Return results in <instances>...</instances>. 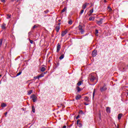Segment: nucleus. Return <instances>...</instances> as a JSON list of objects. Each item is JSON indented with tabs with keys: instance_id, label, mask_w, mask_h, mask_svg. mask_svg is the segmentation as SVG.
<instances>
[{
	"instance_id": "nucleus-1",
	"label": "nucleus",
	"mask_w": 128,
	"mask_h": 128,
	"mask_svg": "<svg viewBox=\"0 0 128 128\" xmlns=\"http://www.w3.org/2000/svg\"><path fill=\"white\" fill-rule=\"evenodd\" d=\"M31 98H32L33 102H36L38 100V96L36 94H32L31 96Z\"/></svg>"
},
{
	"instance_id": "nucleus-2",
	"label": "nucleus",
	"mask_w": 128,
	"mask_h": 128,
	"mask_svg": "<svg viewBox=\"0 0 128 128\" xmlns=\"http://www.w3.org/2000/svg\"><path fill=\"white\" fill-rule=\"evenodd\" d=\"M90 81H91L92 82H94V80H96V77L92 74H91L90 75Z\"/></svg>"
},
{
	"instance_id": "nucleus-3",
	"label": "nucleus",
	"mask_w": 128,
	"mask_h": 128,
	"mask_svg": "<svg viewBox=\"0 0 128 128\" xmlns=\"http://www.w3.org/2000/svg\"><path fill=\"white\" fill-rule=\"evenodd\" d=\"M102 20H104V18H101L100 20H96V24L98 26H100L102 24Z\"/></svg>"
},
{
	"instance_id": "nucleus-4",
	"label": "nucleus",
	"mask_w": 128,
	"mask_h": 128,
	"mask_svg": "<svg viewBox=\"0 0 128 128\" xmlns=\"http://www.w3.org/2000/svg\"><path fill=\"white\" fill-rule=\"evenodd\" d=\"M108 90V88H106V86H104L103 87L100 88V90L102 92H105V90Z\"/></svg>"
},
{
	"instance_id": "nucleus-5",
	"label": "nucleus",
	"mask_w": 128,
	"mask_h": 128,
	"mask_svg": "<svg viewBox=\"0 0 128 128\" xmlns=\"http://www.w3.org/2000/svg\"><path fill=\"white\" fill-rule=\"evenodd\" d=\"M60 43H58L57 45V47H56V52H60Z\"/></svg>"
},
{
	"instance_id": "nucleus-6",
	"label": "nucleus",
	"mask_w": 128,
	"mask_h": 128,
	"mask_svg": "<svg viewBox=\"0 0 128 128\" xmlns=\"http://www.w3.org/2000/svg\"><path fill=\"white\" fill-rule=\"evenodd\" d=\"M96 54H98V52L96 51V50H94L92 52V56H96Z\"/></svg>"
},
{
	"instance_id": "nucleus-7",
	"label": "nucleus",
	"mask_w": 128,
	"mask_h": 128,
	"mask_svg": "<svg viewBox=\"0 0 128 128\" xmlns=\"http://www.w3.org/2000/svg\"><path fill=\"white\" fill-rule=\"evenodd\" d=\"M68 34V31L66 30L65 31H63L61 34L62 36H64L66 34Z\"/></svg>"
},
{
	"instance_id": "nucleus-8",
	"label": "nucleus",
	"mask_w": 128,
	"mask_h": 128,
	"mask_svg": "<svg viewBox=\"0 0 128 128\" xmlns=\"http://www.w3.org/2000/svg\"><path fill=\"white\" fill-rule=\"evenodd\" d=\"M60 25H58L56 27V32H60Z\"/></svg>"
},
{
	"instance_id": "nucleus-9",
	"label": "nucleus",
	"mask_w": 128,
	"mask_h": 128,
	"mask_svg": "<svg viewBox=\"0 0 128 128\" xmlns=\"http://www.w3.org/2000/svg\"><path fill=\"white\" fill-rule=\"evenodd\" d=\"M88 6V3H85L82 6V10H86V8Z\"/></svg>"
},
{
	"instance_id": "nucleus-10",
	"label": "nucleus",
	"mask_w": 128,
	"mask_h": 128,
	"mask_svg": "<svg viewBox=\"0 0 128 128\" xmlns=\"http://www.w3.org/2000/svg\"><path fill=\"white\" fill-rule=\"evenodd\" d=\"M106 112L108 114H110V107H106Z\"/></svg>"
},
{
	"instance_id": "nucleus-11",
	"label": "nucleus",
	"mask_w": 128,
	"mask_h": 128,
	"mask_svg": "<svg viewBox=\"0 0 128 128\" xmlns=\"http://www.w3.org/2000/svg\"><path fill=\"white\" fill-rule=\"evenodd\" d=\"M82 96H80V95L78 94L76 96V100H80Z\"/></svg>"
},
{
	"instance_id": "nucleus-12",
	"label": "nucleus",
	"mask_w": 128,
	"mask_h": 128,
	"mask_svg": "<svg viewBox=\"0 0 128 128\" xmlns=\"http://www.w3.org/2000/svg\"><path fill=\"white\" fill-rule=\"evenodd\" d=\"M122 114H118V120H120L122 118Z\"/></svg>"
},
{
	"instance_id": "nucleus-13",
	"label": "nucleus",
	"mask_w": 128,
	"mask_h": 128,
	"mask_svg": "<svg viewBox=\"0 0 128 128\" xmlns=\"http://www.w3.org/2000/svg\"><path fill=\"white\" fill-rule=\"evenodd\" d=\"M82 81H79L78 84H77V86H82Z\"/></svg>"
},
{
	"instance_id": "nucleus-14",
	"label": "nucleus",
	"mask_w": 128,
	"mask_h": 128,
	"mask_svg": "<svg viewBox=\"0 0 128 128\" xmlns=\"http://www.w3.org/2000/svg\"><path fill=\"white\" fill-rule=\"evenodd\" d=\"M1 106L2 108H6V103H2Z\"/></svg>"
},
{
	"instance_id": "nucleus-15",
	"label": "nucleus",
	"mask_w": 128,
	"mask_h": 128,
	"mask_svg": "<svg viewBox=\"0 0 128 128\" xmlns=\"http://www.w3.org/2000/svg\"><path fill=\"white\" fill-rule=\"evenodd\" d=\"M6 24H3L2 26V30H6Z\"/></svg>"
},
{
	"instance_id": "nucleus-16",
	"label": "nucleus",
	"mask_w": 128,
	"mask_h": 128,
	"mask_svg": "<svg viewBox=\"0 0 128 128\" xmlns=\"http://www.w3.org/2000/svg\"><path fill=\"white\" fill-rule=\"evenodd\" d=\"M89 20H94V17L90 16L89 18Z\"/></svg>"
},
{
	"instance_id": "nucleus-17",
	"label": "nucleus",
	"mask_w": 128,
	"mask_h": 128,
	"mask_svg": "<svg viewBox=\"0 0 128 128\" xmlns=\"http://www.w3.org/2000/svg\"><path fill=\"white\" fill-rule=\"evenodd\" d=\"M32 111L33 112H36V108L34 106H32Z\"/></svg>"
},
{
	"instance_id": "nucleus-18",
	"label": "nucleus",
	"mask_w": 128,
	"mask_h": 128,
	"mask_svg": "<svg viewBox=\"0 0 128 128\" xmlns=\"http://www.w3.org/2000/svg\"><path fill=\"white\" fill-rule=\"evenodd\" d=\"M64 58V54H62L60 57V60H62Z\"/></svg>"
},
{
	"instance_id": "nucleus-19",
	"label": "nucleus",
	"mask_w": 128,
	"mask_h": 128,
	"mask_svg": "<svg viewBox=\"0 0 128 128\" xmlns=\"http://www.w3.org/2000/svg\"><path fill=\"white\" fill-rule=\"evenodd\" d=\"M66 7H64V9L62 10L61 12H64L66 10Z\"/></svg>"
},
{
	"instance_id": "nucleus-20",
	"label": "nucleus",
	"mask_w": 128,
	"mask_h": 128,
	"mask_svg": "<svg viewBox=\"0 0 128 128\" xmlns=\"http://www.w3.org/2000/svg\"><path fill=\"white\" fill-rule=\"evenodd\" d=\"M10 18H12V15H10V14H7V17H6V18L8 19H8H10Z\"/></svg>"
},
{
	"instance_id": "nucleus-21",
	"label": "nucleus",
	"mask_w": 128,
	"mask_h": 128,
	"mask_svg": "<svg viewBox=\"0 0 128 128\" xmlns=\"http://www.w3.org/2000/svg\"><path fill=\"white\" fill-rule=\"evenodd\" d=\"M40 78H43V76H44V73L40 74V75L38 76Z\"/></svg>"
},
{
	"instance_id": "nucleus-22",
	"label": "nucleus",
	"mask_w": 128,
	"mask_h": 128,
	"mask_svg": "<svg viewBox=\"0 0 128 128\" xmlns=\"http://www.w3.org/2000/svg\"><path fill=\"white\" fill-rule=\"evenodd\" d=\"M32 90H30L28 92V94L30 96V94H32Z\"/></svg>"
},
{
	"instance_id": "nucleus-23",
	"label": "nucleus",
	"mask_w": 128,
	"mask_h": 128,
	"mask_svg": "<svg viewBox=\"0 0 128 128\" xmlns=\"http://www.w3.org/2000/svg\"><path fill=\"white\" fill-rule=\"evenodd\" d=\"M77 124L79 128H82V123H77Z\"/></svg>"
},
{
	"instance_id": "nucleus-24",
	"label": "nucleus",
	"mask_w": 128,
	"mask_h": 128,
	"mask_svg": "<svg viewBox=\"0 0 128 128\" xmlns=\"http://www.w3.org/2000/svg\"><path fill=\"white\" fill-rule=\"evenodd\" d=\"M2 46V39L0 38V48Z\"/></svg>"
},
{
	"instance_id": "nucleus-25",
	"label": "nucleus",
	"mask_w": 128,
	"mask_h": 128,
	"mask_svg": "<svg viewBox=\"0 0 128 128\" xmlns=\"http://www.w3.org/2000/svg\"><path fill=\"white\" fill-rule=\"evenodd\" d=\"M41 72H44L46 70V68L44 67H42L40 69Z\"/></svg>"
},
{
	"instance_id": "nucleus-26",
	"label": "nucleus",
	"mask_w": 128,
	"mask_h": 128,
	"mask_svg": "<svg viewBox=\"0 0 128 128\" xmlns=\"http://www.w3.org/2000/svg\"><path fill=\"white\" fill-rule=\"evenodd\" d=\"M96 94V89H94V92H93V94H92V98H94V94Z\"/></svg>"
},
{
	"instance_id": "nucleus-27",
	"label": "nucleus",
	"mask_w": 128,
	"mask_h": 128,
	"mask_svg": "<svg viewBox=\"0 0 128 128\" xmlns=\"http://www.w3.org/2000/svg\"><path fill=\"white\" fill-rule=\"evenodd\" d=\"M78 29H79V30H82V29H83V28H82V26L80 25V26H78Z\"/></svg>"
},
{
	"instance_id": "nucleus-28",
	"label": "nucleus",
	"mask_w": 128,
	"mask_h": 128,
	"mask_svg": "<svg viewBox=\"0 0 128 128\" xmlns=\"http://www.w3.org/2000/svg\"><path fill=\"white\" fill-rule=\"evenodd\" d=\"M84 100H85L86 102H90V100H88V96L85 97Z\"/></svg>"
},
{
	"instance_id": "nucleus-29",
	"label": "nucleus",
	"mask_w": 128,
	"mask_h": 128,
	"mask_svg": "<svg viewBox=\"0 0 128 128\" xmlns=\"http://www.w3.org/2000/svg\"><path fill=\"white\" fill-rule=\"evenodd\" d=\"M89 12L90 14H92V12H94V8H92L91 10H90Z\"/></svg>"
},
{
	"instance_id": "nucleus-30",
	"label": "nucleus",
	"mask_w": 128,
	"mask_h": 128,
	"mask_svg": "<svg viewBox=\"0 0 128 128\" xmlns=\"http://www.w3.org/2000/svg\"><path fill=\"white\" fill-rule=\"evenodd\" d=\"M22 74V72H18V73L17 74L16 76H20Z\"/></svg>"
},
{
	"instance_id": "nucleus-31",
	"label": "nucleus",
	"mask_w": 128,
	"mask_h": 128,
	"mask_svg": "<svg viewBox=\"0 0 128 128\" xmlns=\"http://www.w3.org/2000/svg\"><path fill=\"white\" fill-rule=\"evenodd\" d=\"M68 24H72V20H70L68 22Z\"/></svg>"
},
{
	"instance_id": "nucleus-32",
	"label": "nucleus",
	"mask_w": 128,
	"mask_h": 128,
	"mask_svg": "<svg viewBox=\"0 0 128 128\" xmlns=\"http://www.w3.org/2000/svg\"><path fill=\"white\" fill-rule=\"evenodd\" d=\"M80 32L82 34H84V28L80 30Z\"/></svg>"
},
{
	"instance_id": "nucleus-33",
	"label": "nucleus",
	"mask_w": 128,
	"mask_h": 128,
	"mask_svg": "<svg viewBox=\"0 0 128 128\" xmlns=\"http://www.w3.org/2000/svg\"><path fill=\"white\" fill-rule=\"evenodd\" d=\"M34 78L35 79V80H38V79H40V76H36V77H34Z\"/></svg>"
},
{
	"instance_id": "nucleus-34",
	"label": "nucleus",
	"mask_w": 128,
	"mask_h": 128,
	"mask_svg": "<svg viewBox=\"0 0 128 128\" xmlns=\"http://www.w3.org/2000/svg\"><path fill=\"white\" fill-rule=\"evenodd\" d=\"M77 90L78 92H80V87H77Z\"/></svg>"
},
{
	"instance_id": "nucleus-35",
	"label": "nucleus",
	"mask_w": 128,
	"mask_h": 128,
	"mask_svg": "<svg viewBox=\"0 0 128 128\" xmlns=\"http://www.w3.org/2000/svg\"><path fill=\"white\" fill-rule=\"evenodd\" d=\"M95 32H96V34H98V30H96Z\"/></svg>"
},
{
	"instance_id": "nucleus-36",
	"label": "nucleus",
	"mask_w": 128,
	"mask_h": 128,
	"mask_svg": "<svg viewBox=\"0 0 128 128\" xmlns=\"http://www.w3.org/2000/svg\"><path fill=\"white\" fill-rule=\"evenodd\" d=\"M84 10H81V12H80V14H84Z\"/></svg>"
},
{
	"instance_id": "nucleus-37",
	"label": "nucleus",
	"mask_w": 128,
	"mask_h": 128,
	"mask_svg": "<svg viewBox=\"0 0 128 128\" xmlns=\"http://www.w3.org/2000/svg\"><path fill=\"white\" fill-rule=\"evenodd\" d=\"M30 42V44H34V41L32 40H29Z\"/></svg>"
},
{
	"instance_id": "nucleus-38",
	"label": "nucleus",
	"mask_w": 128,
	"mask_h": 128,
	"mask_svg": "<svg viewBox=\"0 0 128 128\" xmlns=\"http://www.w3.org/2000/svg\"><path fill=\"white\" fill-rule=\"evenodd\" d=\"M36 27H37L36 26V25H34V26L32 27L33 30L34 29V28H36Z\"/></svg>"
},
{
	"instance_id": "nucleus-39",
	"label": "nucleus",
	"mask_w": 128,
	"mask_h": 128,
	"mask_svg": "<svg viewBox=\"0 0 128 128\" xmlns=\"http://www.w3.org/2000/svg\"><path fill=\"white\" fill-rule=\"evenodd\" d=\"M78 118H80V116L78 115L76 117V120H78Z\"/></svg>"
},
{
	"instance_id": "nucleus-40",
	"label": "nucleus",
	"mask_w": 128,
	"mask_h": 128,
	"mask_svg": "<svg viewBox=\"0 0 128 128\" xmlns=\"http://www.w3.org/2000/svg\"><path fill=\"white\" fill-rule=\"evenodd\" d=\"M2 2H6V0H1Z\"/></svg>"
},
{
	"instance_id": "nucleus-41",
	"label": "nucleus",
	"mask_w": 128,
	"mask_h": 128,
	"mask_svg": "<svg viewBox=\"0 0 128 128\" xmlns=\"http://www.w3.org/2000/svg\"><path fill=\"white\" fill-rule=\"evenodd\" d=\"M84 104L85 106H88V104H86V103H84Z\"/></svg>"
},
{
	"instance_id": "nucleus-42",
	"label": "nucleus",
	"mask_w": 128,
	"mask_h": 128,
	"mask_svg": "<svg viewBox=\"0 0 128 128\" xmlns=\"http://www.w3.org/2000/svg\"><path fill=\"white\" fill-rule=\"evenodd\" d=\"M80 122V120H77V124H78V123Z\"/></svg>"
},
{
	"instance_id": "nucleus-43",
	"label": "nucleus",
	"mask_w": 128,
	"mask_h": 128,
	"mask_svg": "<svg viewBox=\"0 0 128 128\" xmlns=\"http://www.w3.org/2000/svg\"><path fill=\"white\" fill-rule=\"evenodd\" d=\"M62 128H66V126H64Z\"/></svg>"
},
{
	"instance_id": "nucleus-44",
	"label": "nucleus",
	"mask_w": 128,
	"mask_h": 128,
	"mask_svg": "<svg viewBox=\"0 0 128 128\" xmlns=\"http://www.w3.org/2000/svg\"><path fill=\"white\" fill-rule=\"evenodd\" d=\"M45 14H48V11H44Z\"/></svg>"
},
{
	"instance_id": "nucleus-45",
	"label": "nucleus",
	"mask_w": 128,
	"mask_h": 128,
	"mask_svg": "<svg viewBox=\"0 0 128 128\" xmlns=\"http://www.w3.org/2000/svg\"><path fill=\"white\" fill-rule=\"evenodd\" d=\"M108 8H110V10H112V8H110V7L108 6Z\"/></svg>"
},
{
	"instance_id": "nucleus-46",
	"label": "nucleus",
	"mask_w": 128,
	"mask_h": 128,
	"mask_svg": "<svg viewBox=\"0 0 128 128\" xmlns=\"http://www.w3.org/2000/svg\"><path fill=\"white\" fill-rule=\"evenodd\" d=\"M6 114H8V112H6L5 113V116H6Z\"/></svg>"
},
{
	"instance_id": "nucleus-47",
	"label": "nucleus",
	"mask_w": 128,
	"mask_h": 128,
	"mask_svg": "<svg viewBox=\"0 0 128 128\" xmlns=\"http://www.w3.org/2000/svg\"><path fill=\"white\" fill-rule=\"evenodd\" d=\"M104 2H106V0H104Z\"/></svg>"
},
{
	"instance_id": "nucleus-48",
	"label": "nucleus",
	"mask_w": 128,
	"mask_h": 128,
	"mask_svg": "<svg viewBox=\"0 0 128 128\" xmlns=\"http://www.w3.org/2000/svg\"><path fill=\"white\" fill-rule=\"evenodd\" d=\"M20 0H16V2H18Z\"/></svg>"
},
{
	"instance_id": "nucleus-49",
	"label": "nucleus",
	"mask_w": 128,
	"mask_h": 128,
	"mask_svg": "<svg viewBox=\"0 0 128 128\" xmlns=\"http://www.w3.org/2000/svg\"><path fill=\"white\" fill-rule=\"evenodd\" d=\"M12 2H14V0H11Z\"/></svg>"
},
{
	"instance_id": "nucleus-50",
	"label": "nucleus",
	"mask_w": 128,
	"mask_h": 128,
	"mask_svg": "<svg viewBox=\"0 0 128 128\" xmlns=\"http://www.w3.org/2000/svg\"><path fill=\"white\" fill-rule=\"evenodd\" d=\"M92 16V14H89V16Z\"/></svg>"
},
{
	"instance_id": "nucleus-51",
	"label": "nucleus",
	"mask_w": 128,
	"mask_h": 128,
	"mask_svg": "<svg viewBox=\"0 0 128 128\" xmlns=\"http://www.w3.org/2000/svg\"><path fill=\"white\" fill-rule=\"evenodd\" d=\"M60 24L59 23V24H58V26H60Z\"/></svg>"
},
{
	"instance_id": "nucleus-52",
	"label": "nucleus",
	"mask_w": 128,
	"mask_h": 128,
	"mask_svg": "<svg viewBox=\"0 0 128 128\" xmlns=\"http://www.w3.org/2000/svg\"><path fill=\"white\" fill-rule=\"evenodd\" d=\"M46 74V72H44V74Z\"/></svg>"
},
{
	"instance_id": "nucleus-53",
	"label": "nucleus",
	"mask_w": 128,
	"mask_h": 128,
	"mask_svg": "<svg viewBox=\"0 0 128 128\" xmlns=\"http://www.w3.org/2000/svg\"><path fill=\"white\" fill-rule=\"evenodd\" d=\"M58 22H60V20H58Z\"/></svg>"
},
{
	"instance_id": "nucleus-54",
	"label": "nucleus",
	"mask_w": 128,
	"mask_h": 128,
	"mask_svg": "<svg viewBox=\"0 0 128 128\" xmlns=\"http://www.w3.org/2000/svg\"><path fill=\"white\" fill-rule=\"evenodd\" d=\"M0 84H2V82H0Z\"/></svg>"
},
{
	"instance_id": "nucleus-55",
	"label": "nucleus",
	"mask_w": 128,
	"mask_h": 128,
	"mask_svg": "<svg viewBox=\"0 0 128 128\" xmlns=\"http://www.w3.org/2000/svg\"><path fill=\"white\" fill-rule=\"evenodd\" d=\"M0 76H2V75H0Z\"/></svg>"
},
{
	"instance_id": "nucleus-56",
	"label": "nucleus",
	"mask_w": 128,
	"mask_h": 128,
	"mask_svg": "<svg viewBox=\"0 0 128 128\" xmlns=\"http://www.w3.org/2000/svg\"><path fill=\"white\" fill-rule=\"evenodd\" d=\"M96 84V82L95 83V84Z\"/></svg>"
}]
</instances>
